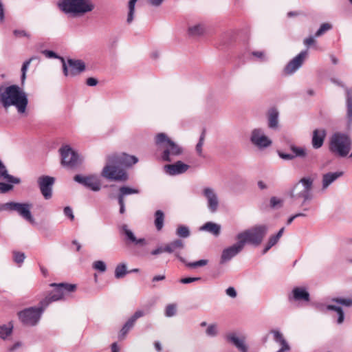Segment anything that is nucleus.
<instances>
[{"label": "nucleus", "mask_w": 352, "mask_h": 352, "mask_svg": "<svg viewBox=\"0 0 352 352\" xmlns=\"http://www.w3.org/2000/svg\"><path fill=\"white\" fill-rule=\"evenodd\" d=\"M315 42L316 41L313 36H309L304 39V44L307 47L314 44Z\"/></svg>", "instance_id": "57"}, {"label": "nucleus", "mask_w": 352, "mask_h": 352, "mask_svg": "<svg viewBox=\"0 0 352 352\" xmlns=\"http://www.w3.org/2000/svg\"><path fill=\"white\" fill-rule=\"evenodd\" d=\"M63 73L67 77H74L84 72L86 65L80 60L68 59L67 61L61 58Z\"/></svg>", "instance_id": "12"}, {"label": "nucleus", "mask_w": 352, "mask_h": 352, "mask_svg": "<svg viewBox=\"0 0 352 352\" xmlns=\"http://www.w3.org/2000/svg\"><path fill=\"white\" fill-rule=\"evenodd\" d=\"M268 231V227L265 225H256L246 229L236 236L237 240L244 248L246 243L258 246L262 243L263 238Z\"/></svg>", "instance_id": "3"}, {"label": "nucleus", "mask_w": 352, "mask_h": 352, "mask_svg": "<svg viewBox=\"0 0 352 352\" xmlns=\"http://www.w3.org/2000/svg\"><path fill=\"white\" fill-rule=\"evenodd\" d=\"M332 28V25L329 23H323L321 25L320 28L318 30V31L315 34V36H320L321 35L326 33L327 31Z\"/></svg>", "instance_id": "43"}, {"label": "nucleus", "mask_w": 352, "mask_h": 352, "mask_svg": "<svg viewBox=\"0 0 352 352\" xmlns=\"http://www.w3.org/2000/svg\"><path fill=\"white\" fill-rule=\"evenodd\" d=\"M204 195L208 199V208L210 212H214L218 209V197L214 190L210 188L204 189Z\"/></svg>", "instance_id": "20"}, {"label": "nucleus", "mask_w": 352, "mask_h": 352, "mask_svg": "<svg viewBox=\"0 0 352 352\" xmlns=\"http://www.w3.org/2000/svg\"><path fill=\"white\" fill-rule=\"evenodd\" d=\"M205 135H206V130L203 129L202 130V133H201V137L199 138V140L197 142V144L196 145V147H195L197 153L200 156L202 155V151H203L202 147H203V144H204V139H205Z\"/></svg>", "instance_id": "37"}, {"label": "nucleus", "mask_w": 352, "mask_h": 352, "mask_svg": "<svg viewBox=\"0 0 352 352\" xmlns=\"http://www.w3.org/2000/svg\"><path fill=\"white\" fill-rule=\"evenodd\" d=\"M119 166L118 164L110 163L108 156L107 164L102 172V176L109 180L126 181L128 179L127 174Z\"/></svg>", "instance_id": "10"}, {"label": "nucleus", "mask_w": 352, "mask_h": 352, "mask_svg": "<svg viewBox=\"0 0 352 352\" xmlns=\"http://www.w3.org/2000/svg\"><path fill=\"white\" fill-rule=\"evenodd\" d=\"M46 307L41 305L39 308L30 307L19 313L20 320L26 325H35L40 320L41 314Z\"/></svg>", "instance_id": "11"}, {"label": "nucleus", "mask_w": 352, "mask_h": 352, "mask_svg": "<svg viewBox=\"0 0 352 352\" xmlns=\"http://www.w3.org/2000/svg\"><path fill=\"white\" fill-rule=\"evenodd\" d=\"M278 239L276 235L271 236L268 239V242L265 247L264 248L262 254H264L267 252L268 250H270L272 246L276 244V243L278 241Z\"/></svg>", "instance_id": "34"}, {"label": "nucleus", "mask_w": 352, "mask_h": 352, "mask_svg": "<svg viewBox=\"0 0 352 352\" xmlns=\"http://www.w3.org/2000/svg\"><path fill=\"white\" fill-rule=\"evenodd\" d=\"M176 233L181 237H188L190 234L188 228L180 226L177 228Z\"/></svg>", "instance_id": "45"}, {"label": "nucleus", "mask_w": 352, "mask_h": 352, "mask_svg": "<svg viewBox=\"0 0 352 352\" xmlns=\"http://www.w3.org/2000/svg\"><path fill=\"white\" fill-rule=\"evenodd\" d=\"M351 143L349 135L336 132L329 139V149L334 155L344 157L349 154Z\"/></svg>", "instance_id": "2"}, {"label": "nucleus", "mask_w": 352, "mask_h": 352, "mask_svg": "<svg viewBox=\"0 0 352 352\" xmlns=\"http://www.w3.org/2000/svg\"><path fill=\"white\" fill-rule=\"evenodd\" d=\"M165 214L162 210H157L155 212L154 224L157 230H161L164 227Z\"/></svg>", "instance_id": "31"}, {"label": "nucleus", "mask_w": 352, "mask_h": 352, "mask_svg": "<svg viewBox=\"0 0 352 352\" xmlns=\"http://www.w3.org/2000/svg\"><path fill=\"white\" fill-rule=\"evenodd\" d=\"M109 161L111 164L129 166L136 164L138 158L134 155H129L126 153L112 154L109 155Z\"/></svg>", "instance_id": "14"}, {"label": "nucleus", "mask_w": 352, "mask_h": 352, "mask_svg": "<svg viewBox=\"0 0 352 352\" xmlns=\"http://www.w3.org/2000/svg\"><path fill=\"white\" fill-rule=\"evenodd\" d=\"M208 263V260H199L193 263H189L188 266L190 267H201L205 266Z\"/></svg>", "instance_id": "49"}, {"label": "nucleus", "mask_w": 352, "mask_h": 352, "mask_svg": "<svg viewBox=\"0 0 352 352\" xmlns=\"http://www.w3.org/2000/svg\"><path fill=\"white\" fill-rule=\"evenodd\" d=\"M200 277H186L180 278V283L183 284H189L195 281H197V280H200Z\"/></svg>", "instance_id": "51"}, {"label": "nucleus", "mask_w": 352, "mask_h": 352, "mask_svg": "<svg viewBox=\"0 0 352 352\" xmlns=\"http://www.w3.org/2000/svg\"><path fill=\"white\" fill-rule=\"evenodd\" d=\"M118 204L120 206V212L123 214L125 212L124 199H122V197H118Z\"/></svg>", "instance_id": "59"}, {"label": "nucleus", "mask_w": 352, "mask_h": 352, "mask_svg": "<svg viewBox=\"0 0 352 352\" xmlns=\"http://www.w3.org/2000/svg\"><path fill=\"white\" fill-rule=\"evenodd\" d=\"M254 56L257 57L260 59H264L265 54L262 51H254L252 52Z\"/></svg>", "instance_id": "62"}, {"label": "nucleus", "mask_w": 352, "mask_h": 352, "mask_svg": "<svg viewBox=\"0 0 352 352\" xmlns=\"http://www.w3.org/2000/svg\"><path fill=\"white\" fill-rule=\"evenodd\" d=\"M74 180L85 187L88 186V177L86 175L77 174L74 177Z\"/></svg>", "instance_id": "39"}, {"label": "nucleus", "mask_w": 352, "mask_h": 352, "mask_svg": "<svg viewBox=\"0 0 352 352\" xmlns=\"http://www.w3.org/2000/svg\"><path fill=\"white\" fill-rule=\"evenodd\" d=\"M126 273V266L124 264H120L115 269V276L117 278H122Z\"/></svg>", "instance_id": "35"}, {"label": "nucleus", "mask_w": 352, "mask_h": 352, "mask_svg": "<svg viewBox=\"0 0 352 352\" xmlns=\"http://www.w3.org/2000/svg\"><path fill=\"white\" fill-rule=\"evenodd\" d=\"M144 315V312L142 310L136 311L133 316L128 319V320L124 324L122 330L119 333V338L120 340H123L125 338V336L128 333L130 329L133 328L135 323L136 322L138 318L143 316Z\"/></svg>", "instance_id": "17"}, {"label": "nucleus", "mask_w": 352, "mask_h": 352, "mask_svg": "<svg viewBox=\"0 0 352 352\" xmlns=\"http://www.w3.org/2000/svg\"><path fill=\"white\" fill-rule=\"evenodd\" d=\"M162 252H166V251H165V245L164 246L159 247L156 250H153L151 252V254H153V255H156V254H160V253H162Z\"/></svg>", "instance_id": "61"}, {"label": "nucleus", "mask_w": 352, "mask_h": 352, "mask_svg": "<svg viewBox=\"0 0 352 352\" xmlns=\"http://www.w3.org/2000/svg\"><path fill=\"white\" fill-rule=\"evenodd\" d=\"M217 333H218L217 325L215 324L209 325L206 330V333L210 336H216L217 334Z\"/></svg>", "instance_id": "47"}, {"label": "nucleus", "mask_w": 352, "mask_h": 352, "mask_svg": "<svg viewBox=\"0 0 352 352\" xmlns=\"http://www.w3.org/2000/svg\"><path fill=\"white\" fill-rule=\"evenodd\" d=\"M327 309L336 311L337 312V314L338 315L337 322L338 324L342 323L343 320H344V314H343V309L340 307H337L336 305H328Z\"/></svg>", "instance_id": "33"}, {"label": "nucleus", "mask_w": 352, "mask_h": 352, "mask_svg": "<svg viewBox=\"0 0 352 352\" xmlns=\"http://www.w3.org/2000/svg\"><path fill=\"white\" fill-rule=\"evenodd\" d=\"M120 193L118 197H121L124 199L125 195H131V194H138L139 190L137 188H133L128 186H122L119 189Z\"/></svg>", "instance_id": "32"}, {"label": "nucleus", "mask_w": 352, "mask_h": 352, "mask_svg": "<svg viewBox=\"0 0 352 352\" xmlns=\"http://www.w3.org/2000/svg\"><path fill=\"white\" fill-rule=\"evenodd\" d=\"M64 214L65 216L69 218L70 220H74V216L73 214L72 209L70 207L67 206L64 208Z\"/></svg>", "instance_id": "54"}, {"label": "nucleus", "mask_w": 352, "mask_h": 352, "mask_svg": "<svg viewBox=\"0 0 352 352\" xmlns=\"http://www.w3.org/2000/svg\"><path fill=\"white\" fill-rule=\"evenodd\" d=\"M332 301L342 304L343 306H345V307H351L352 306V299L351 298H333Z\"/></svg>", "instance_id": "44"}, {"label": "nucleus", "mask_w": 352, "mask_h": 352, "mask_svg": "<svg viewBox=\"0 0 352 352\" xmlns=\"http://www.w3.org/2000/svg\"><path fill=\"white\" fill-rule=\"evenodd\" d=\"M292 150L295 156H305L306 155V150L303 148L292 146Z\"/></svg>", "instance_id": "48"}, {"label": "nucleus", "mask_w": 352, "mask_h": 352, "mask_svg": "<svg viewBox=\"0 0 352 352\" xmlns=\"http://www.w3.org/2000/svg\"><path fill=\"white\" fill-rule=\"evenodd\" d=\"M176 309L177 307L175 304H168L166 308V316L167 317L173 316L176 313Z\"/></svg>", "instance_id": "46"}, {"label": "nucleus", "mask_w": 352, "mask_h": 352, "mask_svg": "<svg viewBox=\"0 0 352 352\" xmlns=\"http://www.w3.org/2000/svg\"><path fill=\"white\" fill-rule=\"evenodd\" d=\"M307 56V51L300 52L297 56L292 59L284 68V73L287 75H291L296 72L297 69L303 64Z\"/></svg>", "instance_id": "15"}, {"label": "nucleus", "mask_w": 352, "mask_h": 352, "mask_svg": "<svg viewBox=\"0 0 352 352\" xmlns=\"http://www.w3.org/2000/svg\"><path fill=\"white\" fill-rule=\"evenodd\" d=\"M55 179L53 177L43 175L38 178L37 182L43 197L48 199L52 197V186Z\"/></svg>", "instance_id": "13"}, {"label": "nucleus", "mask_w": 352, "mask_h": 352, "mask_svg": "<svg viewBox=\"0 0 352 352\" xmlns=\"http://www.w3.org/2000/svg\"><path fill=\"white\" fill-rule=\"evenodd\" d=\"M292 298L296 301L308 302L310 300V295L305 287H295L292 290Z\"/></svg>", "instance_id": "22"}, {"label": "nucleus", "mask_w": 352, "mask_h": 352, "mask_svg": "<svg viewBox=\"0 0 352 352\" xmlns=\"http://www.w3.org/2000/svg\"><path fill=\"white\" fill-rule=\"evenodd\" d=\"M347 112L349 118H352V100L349 98L347 99Z\"/></svg>", "instance_id": "58"}, {"label": "nucleus", "mask_w": 352, "mask_h": 352, "mask_svg": "<svg viewBox=\"0 0 352 352\" xmlns=\"http://www.w3.org/2000/svg\"><path fill=\"white\" fill-rule=\"evenodd\" d=\"M62 166L69 169L77 168L82 163L79 155L69 146L64 145L59 149Z\"/></svg>", "instance_id": "7"}, {"label": "nucleus", "mask_w": 352, "mask_h": 352, "mask_svg": "<svg viewBox=\"0 0 352 352\" xmlns=\"http://www.w3.org/2000/svg\"><path fill=\"white\" fill-rule=\"evenodd\" d=\"M281 202V199L276 198V197L270 198V206L272 207H276L278 204H280Z\"/></svg>", "instance_id": "56"}, {"label": "nucleus", "mask_w": 352, "mask_h": 352, "mask_svg": "<svg viewBox=\"0 0 352 352\" xmlns=\"http://www.w3.org/2000/svg\"><path fill=\"white\" fill-rule=\"evenodd\" d=\"M327 137V131L324 129L314 130L312 137V146L314 148H320L323 145L324 141Z\"/></svg>", "instance_id": "21"}, {"label": "nucleus", "mask_w": 352, "mask_h": 352, "mask_svg": "<svg viewBox=\"0 0 352 352\" xmlns=\"http://www.w3.org/2000/svg\"><path fill=\"white\" fill-rule=\"evenodd\" d=\"M13 326L10 324L9 326H1L0 327V337L5 339L9 336L12 330Z\"/></svg>", "instance_id": "40"}, {"label": "nucleus", "mask_w": 352, "mask_h": 352, "mask_svg": "<svg viewBox=\"0 0 352 352\" xmlns=\"http://www.w3.org/2000/svg\"><path fill=\"white\" fill-rule=\"evenodd\" d=\"M229 341L233 342L235 346H236L242 352H247V346H245L243 339H240L236 337L235 335L231 334L228 337Z\"/></svg>", "instance_id": "29"}, {"label": "nucleus", "mask_w": 352, "mask_h": 352, "mask_svg": "<svg viewBox=\"0 0 352 352\" xmlns=\"http://www.w3.org/2000/svg\"><path fill=\"white\" fill-rule=\"evenodd\" d=\"M272 333H274V340L281 345V348L277 352H284L285 351L290 349L289 346L284 339L281 333L277 331H272Z\"/></svg>", "instance_id": "27"}, {"label": "nucleus", "mask_w": 352, "mask_h": 352, "mask_svg": "<svg viewBox=\"0 0 352 352\" xmlns=\"http://www.w3.org/2000/svg\"><path fill=\"white\" fill-rule=\"evenodd\" d=\"M243 246L240 243L239 241L232 246L226 248L222 252L221 256V263H223L228 261L232 259L234 256L239 254L243 249Z\"/></svg>", "instance_id": "18"}, {"label": "nucleus", "mask_w": 352, "mask_h": 352, "mask_svg": "<svg viewBox=\"0 0 352 352\" xmlns=\"http://www.w3.org/2000/svg\"><path fill=\"white\" fill-rule=\"evenodd\" d=\"M34 59V57H32L30 58L29 60H26L25 62L23 63V66H22V68H21V72H22V75H21V81H22V83L24 82L25 80V78H26V72H27V70H28V68L30 65V64L31 63V62Z\"/></svg>", "instance_id": "42"}, {"label": "nucleus", "mask_w": 352, "mask_h": 352, "mask_svg": "<svg viewBox=\"0 0 352 352\" xmlns=\"http://www.w3.org/2000/svg\"><path fill=\"white\" fill-rule=\"evenodd\" d=\"M226 293L232 298H235V296H236V292L233 287H228L226 290Z\"/></svg>", "instance_id": "55"}, {"label": "nucleus", "mask_w": 352, "mask_h": 352, "mask_svg": "<svg viewBox=\"0 0 352 352\" xmlns=\"http://www.w3.org/2000/svg\"><path fill=\"white\" fill-rule=\"evenodd\" d=\"M0 179L5 180L6 182H7L8 183L17 184L19 182V179H15L14 177H12V175L8 174L6 167L4 166V164L2 163V162L1 160H0Z\"/></svg>", "instance_id": "25"}, {"label": "nucleus", "mask_w": 352, "mask_h": 352, "mask_svg": "<svg viewBox=\"0 0 352 352\" xmlns=\"http://www.w3.org/2000/svg\"><path fill=\"white\" fill-rule=\"evenodd\" d=\"M12 188V186L10 184L0 182V192H6Z\"/></svg>", "instance_id": "53"}, {"label": "nucleus", "mask_w": 352, "mask_h": 352, "mask_svg": "<svg viewBox=\"0 0 352 352\" xmlns=\"http://www.w3.org/2000/svg\"><path fill=\"white\" fill-rule=\"evenodd\" d=\"M204 28L202 25H197L195 26L190 27L188 28V33L192 36H199L203 34Z\"/></svg>", "instance_id": "36"}, {"label": "nucleus", "mask_w": 352, "mask_h": 352, "mask_svg": "<svg viewBox=\"0 0 352 352\" xmlns=\"http://www.w3.org/2000/svg\"><path fill=\"white\" fill-rule=\"evenodd\" d=\"M51 286L55 288L49 296L41 302V305L43 307H47L51 302L68 298L76 289V285L68 283H53Z\"/></svg>", "instance_id": "6"}, {"label": "nucleus", "mask_w": 352, "mask_h": 352, "mask_svg": "<svg viewBox=\"0 0 352 352\" xmlns=\"http://www.w3.org/2000/svg\"><path fill=\"white\" fill-rule=\"evenodd\" d=\"M121 232L125 235V241L129 244H140L144 243L145 241L144 239H137L134 234L131 230L128 228L126 225H123L121 228Z\"/></svg>", "instance_id": "23"}, {"label": "nucleus", "mask_w": 352, "mask_h": 352, "mask_svg": "<svg viewBox=\"0 0 352 352\" xmlns=\"http://www.w3.org/2000/svg\"><path fill=\"white\" fill-rule=\"evenodd\" d=\"M164 168L169 175H177L187 171L189 169V165L178 161L172 164H166Z\"/></svg>", "instance_id": "19"}, {"label": "nucleus", "mask_w": 352, "mask_h": 352, "mask_svg": "<svg viewBox=\"0 0 352 352\" xmlns=\"http://www.w3.org/2000/svg\"><path fill=\"white\" fill-rule=\"evenodd\" d=\"M1 101L5 107L14 106L19 113H25L28 104L26 93L17 85L7 87L1 94Z\"/></svg>", "instance_id": "1"}, {"label": "nucleus", "mask_w": 352, "mask_h": 352, "mask_svg": "<svg viewBox=\"0 0 352 352\" xmlns=\"http://www.w3.org/2000/svg\"><path fill=\"white\" fill-rule=\"evenodd\" d=\"M278 155L285 160H292V159L294 157V155L292 154H284L283 153H278Z\"/></svg>", "instance_id": "60"}, {"label": "nucleus", "mask_w": 352, "mask_h": 352, "mask_svg": "<svg viewBox=\"0 0 352 352\" xmlns=\"http://www.w3.org/2000/svg\"><path fill=\"white\" fill-rule=\"evenodd\" d=\"M343 175V172L327 173L322 177L323 188H327L331 183Z\"/></svg>", "instance_id": "26"}, {"label": "nucleus", "mask_w": 352, "mask_h": 352, "mask_svg": "<svg viewBox=\"0 0 352 352\" xmlns=\"http://www.w3.org/2000/svg\"><path fill=\"white\" fill-rule=\"evenodd\" d=\"M92 268L102 273V272L106 271L107 265L102 261H96L93 262Z\"/></svg>", "instance_id": "41"}, {"label": "nucleus", "mask_w": 352, "mask_h": 352, "mask_svg": "<svg viewBox=\"0 0 352 352\" xmlns=\"http://www.w3.org/2000/svg\"><path fill=\"white\" fill-rule=\"evenodd\" d=\"M58 6L65 14L80 16L88 12L87 0H60Z\"/></svg>", "instance_id": "5"}, {"label": "nucleus", "mask_w": 352, "mask_h": 352, "mask_svg": "<svg viewBox=\"0 0 352 352\" xmlns=\"http://www.w3.org/2000/svg\"><path fill=\"white\" fill-rule=\"evenodd\" d=\"M314 180L311 178H302L293 188L291 197L293 198H302L304 202L311 198L310 191L313 186Z\"/></svg>", "instance_id": "8"}, {"label": "nucleus", "mask_w": 352, "mask_h": 352, "mask_svg": "<svg viewBox=\"0 0 352 352\" xmlns=\"http://www.w3.org/2000/svg\"><path fill=\"white\" fill-rule=\"evenodd\" d=\"M184 248V243L182 239H177L165 245V251L167 253H177L178 250H182ZM178 256L177 254H176Z\"/></svg>", "instance_id": "24"}, {"label": "nucleus", "mask_w": 352, "mask_h": 352, "mask_svg": "<svg viewBox=\"0 0 352 352\" xmlns=\"http://www.w3.org/2000/svg\"><path fill=\"white\" fill-rule=\"evenodd\" d=\"M251 141L258 147H267L270 146L272 142L265 135L263 134L261 129H254L252 131Z\"/></svg>", "instance_id": "16"}, {"label": "nucleus", "mask_w": 352, "mask_h": 352, "mask_svg": "<svg viewBox=\"0 0 352 352\" xmlns=\"http://www.w3.org/2000/svg\"><path fill=\"white\" fill-rule=\"evenodd\" d=\"M93 177L89 176V188H91L93 190H100V184L98 182H92Z\"/></svg>", "instance_id": "52"}, {"label": "nucleus", "mask_w": 352, "mask_h": 352, "mask_svg": "<svg viewBox=\"0 0 352 352\" xmlns=\"http://www.w3.org/2000/svg\"><path fill=\"white\" fill-rule=\"evenodd\" d=\"M138 0H130L129 3V12L127 17V22L130 23L133 19V14L135 11V6Z\"/></svg>", "instance_id": "38"}, {"label": "nucleus", "mask_w": 352, "mask_h": 352, "mask_svg": "<svg viewBox=\"0 0 352 352\" xmlns=\"http://www.w3.org/2000/svg\"><path fill=\"white\" fill-rule=\"evenodd\" d=\"M278 113L275 108H272L268 111V126L271 129H276L278 124Z\"/></svg>", "instance_id": "28"}, {"label": "nucleus", "mask_w": 352, "mask_h": 352, "mask_svg": "<svg viewBox=\"0 0 352 352\" xmlns=\"http://www.w3.org/2000/svg\"><path fill=\"white\" fill-rule=\"evenodd\" d=\"M221 227L216 223H213L211 221L206 222L202 227V230L208 231L210 233L218 236L220 233Z\"/></svg>", "instance_id": "30"}, {"label": "nucleus", "mask_w": 352, "mask_h": 352, "mask_svg": "<svg viewBox=\"0 0 352 352\" xmlns=\"http://www.w3.org/2000/svg\"><path fill=\"white\" fill-rule=\"evenodd\" d=\"M31 207L32 205L28 203L8 202L0 205V210H15L25 220L34 223V221L30 212Z\"/></svg>", "instance_id": "9"}, {"label": "nucleus", "mask_w": 352, "mask_h": 352, "mask_svg": "<svg viewBox=\"0 0 352 352\" xmlns=\"http://www.w3.org/2000/svg\"><path fill=\"white\" fill-rule=\"evenodd\" d=\"M155 143L157 146L164 148L162 159L166 162H171L172 157L181 155L182 148L177 143L173 142L164 133H159L155 137Z\"/></svg>", "instance_id": "4"}, {"label": "nucleus", "mask_w": 352, "mask_h": 352, "mask_svg": "<svg viewBox=\"0 0 352 352\" xmlns=\"http://www.w3.org/2000/svg\"><path fill=\"white\" fill-rule=\"evenodd\" d=\"M72 245H73L74 250H75L77 252L80 251V250L81 248V245L77 241H73Z\"/></svg>", "instance_id": "64"}, {"label": "nucleus", "mask_w": 352, "mask_h": 352, "mask_svg": "<svg viewBox=\"0 0 352 352\" xmlns=\"http://www.w3.org/2000/svg\"><path fill=\"white\" fill-rule=\"evenodd\" d=\"M43 54L47 58H55L56 57L55 53L52 51L50 50H44L43 51Z\"/></svg>", "instance_id": "63"}, {"label": "nucleus", "mask_w": 352, "mask_h": 352, "mask_svg": "<svg viewBox=\"0 0 352 352\" xmlns=\"http://www.w3.org/2000/svg\"><path fill=\"white\" fill-rule=\"evenodd\" d=\"M25 259V254L21 252H14V260L17 263H22Z\"/></svg>", "instance_id": "50"}]
</instances>
